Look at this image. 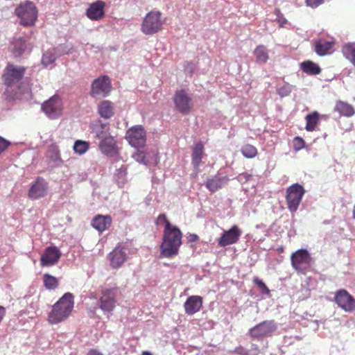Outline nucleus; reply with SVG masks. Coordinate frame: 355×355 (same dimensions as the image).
I'll return each mask as SVG.
<instances>
[{
  "mask_svg": "<svg viewBox=\"0 0 355 355\" xmlns=\"http://www.w3.org/2000/svg\"><path fill=\"white\" fill-rule=\"evenodd\" d=\"M133 157L137 162L145 165H156L159 162V158L157 153H153L152 158L147 159L146 152H144V150H138L136 153H134Z\"/></svg>",
  "mask_w": 355,
  "mask_h": 355,
  "instance_id": "obj_26",
  "label": "nucleus"
},
{
  "mask_svg": "<svg viewBox=\"0 0 355 355\" xmlns=\"http://www.w3.org/2000/svg\"><path fill=\"white\" fill-rule=\"evenodd\" d=\"M157 223H166V225L167 223H170V222H169V220H168L166 214H159L158 216V217L157 218Z\"/></svg>",
  "mask_w": 355,
  "mask_h": 355,
  "instance_id": "obj_45",
  "label": "nucleus"
},
{
  "mask_svg": "<svg viewBox=\"0 0 355 355\" xmlns=\"http://www.w3.org/2000/svg\"><path fill=\"white\" fill-rule=\"evenodd\" d=\"M175 107L184 114H189L192 109V99L185 90L176 91L173 96Z\"/></svg>",
  "mask_w": 355,
  "mask_h": 355,
  "instance_id": "obj_12",
  "label": "nucleus"
},
{
  "mask_svg": "<svg viewBox=\"0 0 355 355\" xmlns=\"http://www.w3.org/2000/svg\"><path fill=\"white\" fill-rule=\"evenodd\" d=\"M116 288H106L103 291L99 300V306L104 313H111L116 306Z\"/></svg>",
  "mask_w": 355,
  "mask_h": 355,
  "instance_id": "obj_14",
  "label": "nucleus"
},
{
  "mask_svg": "<svg viewBox=\"0 0 355 355\" xmlns=\"http://www.w3.org/2000/svg\"><path fill=\"white\" fill-rule=\"evenodd\" d=\"M153 153H156L157 157L159 159L157 150H150L149 152H146V159H152Z\"/></svg>",
  "mask_w": 355,
  "mask_h": 355,
  "instance_id": "obj_46",
  "label": "nucleus"
},
{
  "mask_svg": "<svg viewBox=\"0 0 355 355\" xmlns=\"http://www.w3.org/2000/svg\"><path fill=\"white\" fill-rule=\"evenodd\" d=\"M74 298L71 293H66L52 306L47 317L49 324H56L64 322L72 313Z\"/></svg>",
  "mask_w": 355,
  "mask_h": 355,
  "instance_id": "obj_3",
  "label": "nucleus"
},
{
  "mask_svg": "<svg viewBox=\"0 0 355 355\" xmlns=\"http://www.w3.org/2000/svg\"><path fill=\"white\" fill-rule=\"evenodd\" d=\"M344 57L355 66V42L347 43L342 48Z\"/></svg>",
  "mask_w": 355,
  "mask_h": 355,
  "instance_id": "obj_32",
  "label": "nucleus"
},
{
  "mask_svg": "<svg viewBox=\"0 0 355 355\" xmlns=\"http://www.w3.org/2000/svg\"><path fill=\"white\" fill-rule=\"evenodd\" d=\"M334 110L342 116L347 117L354 116L355 113L353 105L349 104V103L340 101V100L336 103Z\"/></svg>",
  "mask_w": 355,
  "mask_h": 355,
  "instance_id": "obj_27",
  "label": "nucleus"
},
{
  "mask_svg": "<svg viewBox=\"0 0 355 355\" xmlns=\"http://www.w3.org/2000/svg\"><path fill=\"white\" fill-rule=\"evenodd\" d=\"M99 149L102 153L110 157L116 156L119 153L117 141L110 133H108L105 138L100 141Z\"/></svg>",
  "mask_w": 355,
  "mask_h": 355,
  "instance_id": "obj_16",
  "label": "nucleus"
},
{
  "mask_svg": "<svg viewBox=\"0 0 355 355\" xmlns=\"http://www.w3.org/2000/svg\"><path fill=\"white\" fill-rule=\"evenodd\" d=\"M253 282L259 286V288L261 290V293L263 294H270V290H269L268 287H267L266 283L263 282L259 277H254L252 279Z\"/></svg>",
  "mask_w": 355,
  "mask_h": 355,
  "instance_id": "obj_38",
  "label": "nucleus"
},
{
  "mask_svg": "<svg viewBox=\"0 0 355 355\" xmlns=\"http://www.w3.org/2000/svg\"><path fill=\"white\" fill-rule=\"evenodd\" d=\"M275 329L276 327L272 321H263L252 327L249 330V334L252 338H260L272 333Z\"/></svg>",
  "mask_w": 355,
  "mask_h": 355,
  "instance_id": "obj_18",
  "label": "nucleus"
},
{
  "mask_svg": "<svg viewBox=\"0 0 355 355\" xmlns=\"http://www.w3.org/2000/svg\"><path fill=\"white\" fill-rule=\"evenodd\" d=\"M165 23L160 11L148 12L143 19L141 30L145 35H153L161 31Z\"/></svg>",
  "mask_w": 355,
  "mask_h": 355,
  "instance_id": "obj_5",
  "label": "nucleus"
},
{
  "mask_svg": "<svg viewBox=\"0 0 355 355\" xmlns=\"http://www.w3.org/2000/svg\"><path fill=\"white\" fill-rule=\"evenodd\" d=\"M202 297L199 295L189 296L184 303V312L188 315L193 314L200 311L202 306Z\"/></svg>",
  "mask_w": 355,
  "mask_h": 355,
  "instance_id": "obj_20",
  "label": "nucleus"
},
{
  "mask_svg": "<svg viewBox=\"0 0 355 355\" xmlns=\"http://www.w3.org/2000/svg\"><path fill=\"white\" fill-rule=\"evenodd\" d=\"M304 193V187L298 183L293 184L287 188L286 200L290 211L295 212L297 210Z\"/></svg>",
  "mask_w": 355,
  "mask_h": 355,
  "instance_id": "obj_7",
  "label": "nucleus"
},
{
  "mask_svg": "<svg viewBox=\"0 0 355 355\" xmlns=\"http://www.w3.org/2000/svg\"><path fill=\"white\" fill-rule=\"evenodd\" d=\"M109 259L110 266L113 268H120L125 262L127 259V254L121 245H117L109 254Z\"/></svg>",
  "mask_w": 355,
  "mask_h": 355,
  "instance_id": "obj_21",
  "label": "nucleus"
},
{
  "mask_svg": "<svg viewBox=\"0 0 355 355\" xmlns=\"http://www.w3.org/2000/svg\"><path fill=\"white\" fill-rule=\"evenodd\" d=\"M15 14L20 19L19 23L24 26H33L38 16V10L31 1H25L15 8Z\"/></svg>",
  "mask_w": 355,
  "mask_h": 355,
  "instance_id": "obj_4",
  "label": "nucleus"
},
{
  "mask_svg": "<svg viewBox=\"0 0 355 355\" xmlns=\"http://www.w3.org/2000/svg\"><path fill=\"white\" fill-rule=\"evenodd\" d=\"M241 153L246 158L252 159L257 156V150L255 146H251V144H245L241 147Z\"/></svg>",
  "mask_w": 355,
  "mask_h": 355,
  "instance_id": "obj_35",
  "label": "nucleus"
},
{
  "mask_svg": "<svg viewBox=\"0 0 355 355\" xmlns=\"http://www.w3.org/2000/svg\"><path fill=\"white\" fill-rule=\"evenodd\" d=\"M116 172V175L121 176V178H123L126 173L125 169L122 168V167L118 169Z\"/></svg>",
  "mask_w": 355,
  "mask_h": 355,
  "instance_id": "obj_48",
  "label": "nucleus"
},
{
  "mask_svg": "<svg viewBox=\"0 0 355 355\" xmlns=\"http://www.w3.org/2000/svg\"><path fill=\"white\" fill-rule=\"evenodd\" d=\"M105 3L103 1L97 0L89 4L86 10V15L91 20L98 21L105 15Z\"/></svg>",
  "mask_w": 355,
  "mask_h": 355,
  "instance_id": "obj_19",
  "label": "nucleus"
},
{
  "mask_svg": "<svg viewBox=\"0 0 355 355\" xmlns=\"http://www.w3.org/2000/svg\"><path fill=\"white\" fill-rule=\"evenodd\" d=\"M301 69L306 74L317 75L320 73L321 69L317 63L311 62V60H305L301 64Z\"/></svg>",
  "mask_w": 355,
  "mask_h": 355,
  "instance_id": "obj_30",
  "label": "nucleus"
},
{
  "mask_svg": "<svg viewBox=\"0 0 355 355\" xmlns=\"http://www.w3.org/2000/svg\"><path fill=\"white\" fill-rule=\"evenodd\" d=\"M61 257V252L57 246H49L40 257V265L42 266H53L58 263Z\"/></svg>",
  "mask_w": 355,
  "mask_h": 355,
  "instance_id": "obj_15",
  "label": "nucleus"
},
{
  "mask_svg": "<svg viewBox=\"0 0 355 355\" xmlns=\"http://www.w3.org/2000/svg\"><path fill=\"white\" fill-rule=\"evenodd\" d=\"M141 355H153L151 352H148V350H144L141 352Z\"/></svg>",
  "mask_w": 355,
  "mask_h": 355,
  "instance_id": "obj_51",
  "label": "nucleus"
},
{
  "mask_svg": "<svg viewBox=\"0 0 355 355\" xmlns=\"http://www.w3.org/2000/svg\"><path fill=\"white\" fill-rule=\"evenodd\" d=\"M352 216L354 218H355V205H354V207L352 209Z\"/></svg>",
  "mask_w": 355,
  "mask_h": 355,
  "instance_id": "obj_54",
  "label": "nucleus"
},
{
  "mask_svg": "<svg viewBox=\"0 0 355 355\" xmlns=\"http://www.w3.org/2000/svg\"><path fill=\"white\" fill-rule=\"evenodd\" d=\"M305 141L300 136H296L293 139V148L295 151L302 150L305 147Z\"/></svg>",
  "mask_w": 355,
  "mask_h": 355,
  "instance_id": "obj_39",
  "label": "nucleus"
},
{
  "mask_svg": "<svg viewBox=\"0 0 355 355\" xmlns=\"http://www.w3.org/2000/svg\"><path fill=\"white\" fill-rule=\"evenodd\" d=\"M335 302L343 310L345 311H353L355 310V298L347 291L341 288L335 293Z\"/></svg>",
  "mask_w": 355,
  "mask_h": 355,
  "instance_id": "obj_13",
  "label": "nucleus"
},
{
  "mask_svg": "<svg viewBox=\"0 0 355 355\" xmlns=\"http://www.w3.org/2000/svg\"><path fill=\"white\" fill-rule=\"evenodd\" d=\"M56 57L50 51H47V53H44L42 58V63L44 66H48L49 64L53 63L54 60H55Z\"/></svg>",
  "mask_w": 355,
  "mask_h": 355,
  "instance_id": "obj_40",
  "label": "nucleus"
},
{
  "mask_svg": "<svg viewBox=\"0 0 355 355\" xmlns=\"http://www.w3.org/2000/svg\"><path fill=\"white\" fill-rule=\"evenodd\" d=\"M89 144L85 141H76L74 142L73 150L78 154H84L89 150Z\"/></svg>",
  "mask_w": 355,
  "mask_h": 355,
  "instance_id": "obj_36",
  "label": "nucleus"
},
{
  "mask_svg": "<svg viewBox=\"0 0 355 355\" xmlns=\"http://www.w3.org/2000/svg\"><path fill=\"white\" fill-rule=\"evenodd\" d=\"M254 55L256 62L259 63H266L269 58L268 51L264 45L257 46L254 51Z\"/></svg>",
  "mask_w": 355,
  "mask_h": 355,
  "instance_id": "obj_31",
  "label": "nucleus"
},
{
  "mask_svg": "<svg viewBox=\"0 0 355 355\" xmlns=\"http://www.w3.org/2000/svg\"><path fill=\"white\" fill-rule=\"evenodd\" d=\"M230 178L225 175L224 177H218V175H214V177L207 178L205 182L204 185L205 187L210 191V192H216V191L221 189L225 184L228 182Z\"/></svg>",
  "mask_w": 355,
  "mask_h": 355,
  "instance_id": "obj_22",
  "label": "nucleus"
},
{
  "mask_svg": "<svg viewBox=\"0 0 355 355\" xmlns=\"http://www.w3.org/2000/svg\"><path fill=\"white\" fill-rule=\"evenodd\" d=\"M98 110L100 116L104 117V119H110L114 114L112 104L110 101H107V100H104V101L101 103Z\"/></svg>",
  "mask_w": 355,
  "mask_h": 355,
  "instance_id": "obj_28",
  "label": "nucleus"
},
{
  "mask_svg": "<svg viewBox=\"0 0 355 355\" xmlns=\"http://www.w3.org/2000/svg\"><path fill=\"white\" fill-rule=\"evenodd\" d=\"M291 266L298 274H306L312 265V257L304 248L297 249L291 257Z\"/></svg>",
  "mask_w": 355,
  "mask_h": 355,
  "instance_id": "obj_6",
  "label": "nucleus"
},
{
  "mask_svg": "<svg viewBox=\"0 0 355 355\" xmlns=\"http://www.w3.org/2000/svg\"><path fill=\"white\" fill-rule=\"evenodd\" d=\"M26 49V42L22 37L15 40L12 42V53L15 55H20Z\"/></svg>",
  "mask_w": 355,
  "mask_h": 355,
  "instance_id": "obj_34",
  "label": "nucleus"
},
{
  "mask_svg": "<svg viewBox=\"0 0 355 355\" xmlns=\"http://www.w3.org/2000/svg\"><path fill=\"white\" fill-rule=\"evenodd\" d=\"M320 114L317 111H313L306 116V130L313 131L316 130L319 123Z\"/></svg>",
  "mask_w": 355,
  "mask_h": 355,
  "instance_id": "obj_29",
  "label": "nucleus"
},
{
  "mask_svg": "<svg viewBox=\"0 0 355 355\" xmlns=\"http://www.w3.org/2000/svg\"><path fill=\"white\" fill-rule=\"evenodd\" d=\"M323 3V0H306V4L311 8H317Z\"/></svg>",
  "mask_w": 355,
  "mask_h": 355,
  "instance_id": "obj_43",
  "label": "nucleus"
},
{
  "mask_svg": "<svg viewBox=\"0 0 355 355\" xmlns=\"http://www.w3.org/2000/svg\"><path fill=\"white\" fill-rule=\"evenodd\" d=\"M250 178H251V175L248 174V173H242L238 176V180L240 182H247Z\"/></svg>",
  "mask_w": 355,
  "mask_h": 355,
  "instance_id": "obj_44",
  "label": "nucleus"
},
{
  "mask_svg": "<svg viewBox=\"0 0 355 355\" xmlns=\"http://www.w3.org/2000/svg\"><path fill=\"white\" fill-rule=\"evenodd\" d=\"M26 69L9 63L5 68L2 80L6 89L3 96L6 99L12 100L21 98L25 94L31 92V88L26 83H20Z\"/></svg>",
  "mask_w": 355,
  "mask_h": 355,
  "instance_id": "obj_1",
  "label": "nucleus"
},
{
  "mask_svg": "<svg viewBox=\"0 0 355 355\" xmlns=\"http://www.w3.org/2000/svg\"><path fill=\"white\" fill-rule=\"evenodd\" d=\"M275 12L277 17L276 21L277 23H279L280 26H283L284 24H287V19H286L284 15L282 14L279 8H276L275 10Z\"/></svg>",
  "mask_w": 355,
  "mask_h": 355,
  "instance_id": "obj_41",
  "label": "nucleus"
},
{
  "mask_svg": "<svg viewBox=\"0 0 355 355\" xmlns=\"http://www.w3.org/2000/svg\"><path fill=\"white\" fill-rule=\"evenodd\" d=\"M188 239H189V241H196L198 239V236H197V234H190L188 236Z\"/></svg>",
  "mask_w": 355,
  "mask_h": 355,
  "instance_id": "obj_49",
  "label": "nucleus"
},
{
  "mask_svg": "<svg viewBox=\"0 0 355 355\" xmlns=\"http://www.w3.org/2000/svg\"><path fill=\"white\" fill-rule=\"evenodd\" d=\"M182 234L178 227L167 223L165 225L163 241L161 244L160 257L171 258L177 255L182 244Z\"/></svg>",
  "mask_w": 355,
  "mask_h": 355,
  "instance_id": "obj_2",
  "label": "nucleus"
},
{
  "mask_svg": "<svg viewBox=\"0 0 355 355\" xmlns=\"http://www.w3.org/2000/svg\"><path fill=\"white\" fill-rule=\"evenodd\" d=\"M53 148H54V149H55V159H57V158H58V157H59L58 150V149H57V148H56V147H53Z\"/></svg>",
  "mask_w": 355,
  "mask_h": 355,
  "instance_id": "obj_52",
  "label": "nucleus"
},
{
  "mask_svg": "<svg viewBox=\"0 0 355 355\" xmlns=\"http://www.w3.org/2000/svg\"><path fill=\"white\" fill-rule=\"evenodd\" d=\"M243 232L238 225H234L228 230L223 231L220 237L217 239V243L220 247L232 245L238 243Z\"/></svg>",
  "mask_w": 355,
  "mask_h": 355,
  "instance_id": "obj_10",
  "label": "nucleus"
},
{
  "mask_svg": "<svg viewBox=\"0 0 355 355\" xmlns=\"http://www.w3.org/2000/svg\"><path fill=\"white\" fill-rule=\"evenodd\" d=\"M11 145L10 141H7L6 139L0 136V155Z\"/></svg>",
  "mask_w": 355,
  "mask_h": 355,
  "instance_id": "obj_42",
  "label": "nucleus"
},
{
  "mask_svg": "<svg viewBox=\"0 0 355 355\" xmlns=\"http://www.w3.org/2000/svg\"><path fill=\"white\" fill-rule=\"evenodd\" d=\"M5 314V309L3 306H0V322L3 319V317Z\"/></svg>",
  "mask_w": 355,
  "mask_h": 355,
  "instance_id": "obj_50",
  "label": "nucleus"
},
{
  "mask_svg": "<svg viewBox=\"0 0 355 355\" xmlns=\"http://www.w3.org/2000/svg\"><path fill=\"white\" fill-rule=\"evenodd\" d=\"M283 89H284V88H280L279 89V94L283 96V95H285V94L283 93Z\"/></svg>",
  "mask_w": 355,
  "mask_h": 355,
  "instance_id": "obj_53",
  "label": "nucleus"
},
{
  "mask_svg": "<svg viewBox=\"0 0 355 355\" xmlns=\"http://www.w3.org/2000/svg\"><path fill=\"white\" fill-rule=\"evenodd\" d=\"M125 138L132 147L143 148L146 142V132L141 125H136L126 131Z\"/></svg>",
  "mask_w": 355,
  "mask_h": 355,
  "instance_id": "obj_8",
  "label": "nucleus"
},
{
  "mask_svg": "<svg viewBox=\"0 0 355 355\" xmlns=\"http://www.w3.org/2000/svg\"><path fill=\"white\" fill-rule=\"evenodd\" d=\"M112 89L111 80L109 76H103L98 77L92 83L90 94L92 96H106Z\"/></svg>",
  "mask_w": 355,
  "mask_h": 355,
  "instance_id": "obj_11",
  "label": "nucleus"
},
{
  "mask_svg": "<svg viewBox=\"0 0 355 355\" xmlns=\"http://www.w3.org/2000/svg\"><path fill=\"white\" fill-rule=\"evenodd\" d=\"M112 223V219L110 215H96L92 220L93 227L98 232H104L109 229Z\"/></svg>",
  "mask_w": 355,
  "mask_h": 355,
  "instance_id": "obj_24",
  "label": "nucleus"
},
{
  "mask_svg": "<svg viewBox=\"0 0 355 355\" xmlns=\"http://www.w3.org/2000/svg\"><path fill=\"white\" fill-rule=\"evenodd\" d=\"M48 189V182L44 178L38 177L31 185L28 196L31 199H38L46 196Z\"/></svg>",
  "mask_w": 355,
  "mask_h": 355,
  "instance_id": "obj_17",
  "label": "nucleus"
},
{
  "mask_svg": "<svg viewBox=\"0 0 355 355\" xmlns=\"http://www.w3.org/2000/svg\"><path fill=\"white\" fill-rule=\"evenodd\" d=\"M335 42L333 40H326L320 39L316 40L314 45V50L318 55H325L331 53L334 45Z\"/></svg>",
  "mask_w": 355,
  "mask_h": 355,
  "instance_id": "obj_25",
  "label": "nucleus"
},
{
  "mask_svg": "<svg viewBox=\"0 0 355 355\" xmlns=\"http://www.w3.org/2000/svg\"><path fill=\"white\" fill-rule=\"evenodd\" d=\"M62 100L61 97L57 96V94L51 96L42 104V111L50 119H56V117L60 116L62 113Z\"/></svg>",
  "mask_w": 355,
  "mask_h": 355,
  "instance_id": "obj_9",
  "label": "nucleus"
},
{
  "mask_svg": "<svg viewBox=\"0 0 355 355\" xmlns=\"http://www.w3.org/2000/svg\"><path fill=\"white\" fill-rule=\"evenodd\" d=\"M205 155V146L202 141H198L193 146L191 153V164L195 170L198 171Z\"/></svg>",
  "mask_w": 355,
  "mask_h": 355,
  "instance_id": "obj_23",
  "label": "nucleus"
},
{
  "mask_svg": "<svg viewBox=\"0 0 355 355\" xmlns=\"http://www.w3.org/2000/svg\"><path fill=\"white\" fill-rule=\"evenodd\" d=\"M236 352L239 354L242 353L243 347H239V349H236Z\"/></svg>",
  "mask_w": 355,
  "mask_h": 355,
  "instance_id": "obj_55",
  "label": "nucleus"
},
{
  "mask_svg": "<svg viewBox=\"0 0 355 355\" xmlns=\"http://www.w3.org/2000/svg\"><path fill=\"white\" fill-rule=\"evenodd\" d=\"M109 123H101L99 128L96 130V138L101 139L105 138L109 134Z\"/></svg>",
  "mask_w": 355,
  "mask_h": 355,
  "instance_id": "obj_37",
  "label": "nucleus"
},
{
  "mask_svg": "<svg viewBox=\"0 0 355 355\" xmlns=\"http://www.w3.org/2000/svg\"><path fill=\"white\" fill-rule=\"evenodd\" d=\"M87 355H103V353H101L98 352V350L96 349H90L88 351Z\"/></svg>",
  "mask_w": 355,
  "mask_h": 355,
  "instance_id": "obj_47",
  "label": "nucleus"
},
{
  "mask_svg": "<svg viewBox=\"0 0 355 355\" xmlns=\"http://www.w3.org/2000/svg\"><path fill=\"white\" fill-rule=\"evenodd\" d=\"M43 283L46 288L49 291L55 289L59 285L58 279L56 277L52 276L49 273H45L43 276Z\"/></svg>",
  "mask_w": 355,
  "mask_h": 355,
  "instance_id": "obj_33",
  "label": "nucleus"
}]
</instances>
